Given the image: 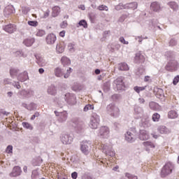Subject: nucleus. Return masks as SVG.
I'll list each match as a JSON object with an SVG mask.
<instances>
[{
	"label": "nucleus",
	"mask_w": 179,
	"mask_h": 179,
	"mask_svg": "<svg viewBox=\"0 0 179 179\" xmlns=\"http://www.w3.org/2000/svg\"><path fill=\"white\" fill-rule=\"evenodd\" d=\"M173 170H174V164L171 162L166 163L162 169L161 177H162V178L167 177V176L173 173Z\"/></svg>",
	"instance_id": "1"
},
{
	"label": "nucleus",
	"mask_w": 179,
	"mask_h": 179,
	"mask_svg": "<svg viewBox=\"0 0 179 179\" xmlns=\"http://www.w3.org/2000/svg\"><path fill=\"white\" fill-rule=\"evenodd\" d=\"M106 111L111 117H117L120 115V108L114 103H110L106 107Z\"/></svg>",
	"instance_id": "2"
},
{
	"label": "nucleus",
	"mask_w": 179,
	"mask_h": 179,
	"mask_svg": "<svg viewBox=\"0 0 179 179\" xmlns=\"http://www.w3.org/2000/svg\"><path fill=\"white\" fill-rule=\"evenodd\" d=\"M99 124L100 116H99V115H97L96 113H92L90 122V128H92V129H97V127H99Z\"/></svg>",
	"instance_id": "3"
},
{
	"label": "nucleus",
	"mask_w": 179,
	"mask_h": 179,
	"mask_svg": "<svg viewBox=\"0 0 179 179\" xmlns=\"http://www.w3.org/2000/svg\"><path fill=\"white\" fill-rule=\"evenodd\" d=\"M60 141L63 145H71L73 142V136L69 134H62L60 136Z\"/></svg>",
	"instance_id": "4"
},
{
	"label": "nucleus",
	"mask_w": 179,
	"mask_h": 179,
	"mask_svg": "<svg viewBox=\"0 0 179 179\" xmlns=\"http://www.w3.org/2000/svg\"><path fill=\"white\" fill-rule=\"evenodd\" d=\"M165 69L169 72H174L178 69V62L176 60L169 61L165 66Z\"/></svg>",
	"instance_id": "5"
},
{
	"label": "nucleus",
	"mask_w": 179,
	"mask_h": 179,
	"mask_svg": "<svg viewBox=\"0 0 179 179\" xmlns=\"http://www.w3.org/2000/svg\"><path fill=\"white\" fill-rule=\"evenodd\" d=\"M125 141L129 143H133V142H135V141H136V131L131 130L128 131L125 134Z\"/></svg>",
	"instance_id": "6"
},
{
	"label": "nucleus",
	"mask_w": 179,
	"mask_h": 179,
	"mask_svg": "<svg viewBox=\"0 0 179 179\" xmlns=\"http://www.w3.org/2000/svg\"><path fill=\"white\" fill-rule=\"evenodd\" d=\"M98 135L100 138L106 139L110 135V129L106 126L101 127L99 130Z\"/></svg>",
	"instance_id": "7"
},
{
	"label": "nucleus",
	"mask_w": 179,
	"mask_h": 179,
	"mask_svg": "<svg viewBox=\"0 0 179 179\" xmlns=\"http://www.w3.org/2000/svg\"><path fill=\"white\" fill-rule=\"evenodd\" d=\"M64 100L68 103V104H71L73 106V104H76V96L73 94L67 93L64 95Z\"/></svg>",
	"instance_id": "8"
},
{
	"label": "nucleus",
	"mask_w": 179,
	"mask_h": 179,
	"mask_svg": "<svg viewBox=\"0 0 179 179\" xmlns=\"http://www.w3.org/2000/svg\"><path fill=\"white\" fill-rule=\"evenodd\" d=\"M17 29V28L16 27V25L13 24H8L3 26V30H4L6 33H8V34H13Z\"/></svg>",
	"instance_id": "9"
},
{
	"label": "nucleus",
	"mask_w": 179,
	"mask_h": 179,
	"mask_svg": "<svg viewBox=\"0 0 179 179\" xmlns=\"http://www.w3.org/2000/svg\"><path fill=\"white\" fill-rule=\"evenodd\" d=\"M90 141H83L81 143L80 150L84 153V155H87L88 153H90Z\"/></svg>",
	"instance_id": "10"
},
{
	"label": "nucleus",
	"mask_w": 179,
	"mask_h": 179,
	"mask_svg": "<svg viewBox=\"0 0 179 179\" xmlns=\"http://www.w3.org/2000/svg\"><path fill=\"white\" fill-rule=\"evenodd\" d=\"M103 152L106 156H110V157L115 156V151H114V149L111 146L104 145Z\"/></svg>",
	"instance_id": "11"
},
{
	"label": "nucleus",
	"mask_w": 179,
	"mask_h": 179,
	"mask_svg": "<svg viewBox=\"0 0 179 179\" xmlns=\"http://www.w3.org/2000/svg\"><path fill=\"white\" fill-rule=\"evenodd\" d=\"M113 84L117 87V90H122V89H124V79L122 77L117 78L115 80Z\"/></svg>",
	"instance_id": "12"
},
{
	"label": "nucleus",
	"mask_w": 179,
	"mask_h": 179,
	"mask_svg": "<svg viewBox=\"0 0 179 179\" xmlns=\"http://www.w3.org/2000/svg\"><path fill=\"white\" fill-rule=\"evenodd\" d=\"M45 41L48 45H52L57 41V36L54 34H50L46 36Z\"/></svg>",
	"instance_id": "13"
},
{
	"label": "nucleus",
	"mask_w": 179,
	"mask_h": 179,
	"mask_svg": "<svg viewBox=\"0 0 179 179\" xmlns=\"http://www.w3.org/2000/svg\"><path fill=\"white\" fill-rule=\"evenodd\" d=\"M55 113L56 115L59 116L58 119L59 122H65L68 120V113L66 112L58 113L55 110Z\"/></svg>",
	"instance_id": "14"
},
{
	"label": "nucleus",
	"mask_w": 179,
	"mask_h": 179,
	"mask_svg": "<svg viewBox=\"0 0 179 179\" xmlns=\"http://www.w3.org/2000/svg\"><path fill=\"white\" fill-rule=\"evenodd\" d=\"M22 174V169L20 166H15L12 172L10 173V177H17Z\"/></svg>",
	"instance_id": "15"
},
{
	"label": "nucleus",
	"mask_w": 179,
	"mask_h": 179,
	"mask_svg": "<svg viewBox=\"0 0 179 179\" xmlns=\"http://www.w3.org/2000/svg\"><path fill=\"white\" fill-rule=\"evenodd\" d=\"M17 79L20 82H26V80H29V73L27 71H24L17 76Z\"/></svg>",
	"instance_id": "16"
},
{
	"label": "nucleus",
	"mask_w": 179,
	"mask_h": 179,
	"mask_svg": "<svg viewBox=\"0 0 179 179\" xmlns=\"http://www.w3.org/2000/svg\"><path fill=\"white\" fill-rule=\"evenodd\" d=\"M150 9L154 12H159V10L161 9L160 3H159L157 1L152 2L150 5Z\"/></svg>",
	"instance_id": "17"
},
{
	"label": "nucleus",
	"mask_w": 179,
	"mask_h": 179,
	"mask_svg": "<svg viewBox=\"0 0 179 179\" xmlns=\"http://www.w3.org/2000/svg\"><path fill=\"white\" fill-rule=\"evenodd\" d=\"M141 141H148L149 139V134H148L147 131L141 130L140 131V136H139Z\"/></svg>",
	"instance_id": "18"
},
{
	"label": "nucleus",
	"mask_w": 179,
	"mask_h": 179,
	"mask_svg": "<svg viewBox=\"0 0 179 179\" xmlns=\"http://www.w3.org/2000/svg\"><path fill=\"white\" fill-rule=\"evenodd\" d=\"M158 132L162 134H170V129H169L166 126H159L157 128Z\"/></svg>",
	"instance_id": "19"
},
{
	"label": "nucleus",
	"mask_w": 179,
	"mask_h": 179,
	"mask_svg": "<svg viewBox=\"0 0 179 179\" xmlns=\"http://www.w3.org/2000/svg\"><path fill=\"white\" fill-rule=\"evenodd\" d=\"M134 61L136 64L143 62L145 61V57H143L141 53H136L134 57Z\"/></svg>",
	"instance_id": "20"
},
{
	"label": "nucleus",
	"mask_w": 179,
	"mask_h": 179,
	"mask_svg": "<svg viewBox=\"0 0 179 179\" xmlns=\"http://www.w3.org/2000/svg\"><path fill=\"white\" fill-rule=\"evenodd\" d=\"M12 13H13V7L7 6L4 10V16L6 17H9Z\"/></svg>",
	"instance_id": "21"
},
{
	"label": "nucleus",
	"mask_w": 179,
	"mask_h": 179,
	"mask_svg": "<svg viewBox=\"0 0 179 179\" xmlns=\"http://www.w3.org/2000/svg\"><path fill=\"white\" fill-rule=\"evenodd\" d=\"M34 38H28L23 41V44L26 45V47H31L33 44L34 43Z\"/></svg>",
	"instance_id": "22"
},
{
	"label": "nucleus",
	"mask_w": 179,
	"mask_h": 179,
	"mask_svg": "<svg viewBox=\"0 0 179 179\" xmlns=\"http://www.w3.org/2000/svg\"><path fill=\"white\" fill-rule=\"evenodd\" d=\"M55 76L57 78H62L64 76V71L59 67H57L54 70Z\"/></svg>",
	"instance_id": "23"
},
{
	"label": "nucleus",
	"mask_w": 179,
	"mask_h": 179,
	"mask_svg": "<svg viewBox=\"0 0 179 179\" xmlns=\"http://www.w3.org/2000/svg\"><path fill=\"white\" fill-rule=\"evenodd\" d=\"M168 117L171 120L178 118V113L176 110H171L168 113Z\"/></svg>",
	"instance_id": "24"
},
{
	"label": "nucleus",
	"mask_w": 179,
	"mask_h": 179,
	"mask_svg": "<svg viewBox=\"0 0 179 179\" xmlns=\"http://www.w3.org/2000/svg\"><path fill=\"white\" fill-rule=\"evenodd\" d=\"M119 71H129V66L127 63H120L117 65Z\"/></svg>",
	"instance_id": "25"
},
{
	"label": "nucleus",
	"mask_w": 179,
	"mask_h": 179,
	"mask_svg": "<svg viewBox=\"0 0 179 179\" xmlns=\"http://www.w3.org/2000/svg\"><path fill=\"white\" fill-rule=\"evenodd\" d=\"M61 12V8L58 6H55L52 8V17H57L59 13Z\"/></svg>",
	"instance_id": "26"
},
{
	"label": "nucleus",
	"mask_w": 179,
	"mask_h": 179,
	"mask_svg": "<svg viewBox=\"0 0 179 179\" xmlns=\"http://www.w3.org/2000/svg\"><path fill=\"white\" fill-rule=\"evenodd\" d=\"M138 8V3L136 2H132L126 4V9H133L135 10V9Z\"/></svg>",
	"instance_id": "27"
},
{
	"label": "nucleus",
	"mask_w": 179,
	"mask_h": 179,
	"mask_svg": "<svg viewBox=\"0 0 179 179\" xmlns=\"http://www.w3.org/2000/svg\"><path fill=\"white\" fill-rule=\"evenodd\" d=\"M48 93L51 96H55L57 94V88L54 85H51L48 89Z\"/></svg>",
	"instance_id": "28"
},
{
	"label": "nucleus",
	"mask_w": 179,
	"mask_h": 179,
	"mask_svg": "<svg viewBox=\"0 0 179 179\" xmlns=\"http://www.w3.org/2000/svg\"><path fill=\"white\" fill-rule=\"evenodd\" d=\"M143 145L146 148V150H148V149H153V148H155V144L151 141L143 142Z\"/></svg>",
	"instance_id": "29"
},
{
	"label": "nucleus",
	"mask_w": 179,
	"mask_h": 179,
	"mask_svg": "<svg viewBox=\"0 0 179 179\" xmlns=\"http://www.w3.org/2000/svg\"><path fill=\"white\" fill-rule=\"evenodd\" d=\"M61 62L64 66L66 65H71V59L67 57L63 56L61 59Z\"/></svg>",
	"instance_id": "30"
},
{
	"label": "nucleus",
	"mask_w": 179,
	"mask_h": 179,
	"mask_svg": "<svg viewBox=\"0 0 179 179\" xmlns=\"http://www.w3.org/2000/svg\"><path fill=\"white\" fill-rule=\"evenodd\" d=\"M56 50L59 54H62L65 51V46L61 43L56 45Z\"/></svg>",
	"instance_id": "31"
},
{
	"label": "nucleus",
	"mask_w": 179,
	"mask_h": 179,
	"mask_svg": "<svg viewBox=\"0 0 179 179\" xmlns=\"http://www.w3.org/2000/svg\"><path fill=\"white\" fill-rule=\"evenodd\" d=\"M36 59H37V63L41 66H45V65H47V61L45 59H44V58H43V57L37 58L36 57Z\"/></svg>",
	"instance_id": "32"
},
{
	"label": "nucleus",
	"mask_w": 179,
	"mask_h": 179,
	"mask_svg": "<svg viewBox=\"0 0 179 179\" xmlns=\"http://www.w3.org/2000/svg\"><path fill=\"white\" fill-rule=\"evenodd\" d=\"M17 73H19V69L15 68H12L10 69V75L11 78H15V76L17 77Z\"/></svg>",
	"instance_id": "33"
},
{
	"label": "nucleus",
	"mask_w": 179,
	"mask_h": 179,
	"mask_svg": "<svg viewBox=\"0 0 179 179\" xmlns=\"http://www.w3.org/2000/svg\"><path fill=\"white\" fill-rule=\"evenodd\" d=\"M169 6L173 10H178V4L176 1H171L169 3Z\"/></svg>",
	"instance_id": "34"
},
{
	"label": "nucleus",
	"mask_w": 179,
	"mask_h": 179,
	"mask_svg": "<svg viewBox=\"0 0 179 179\" xmlns=\"http://www.w3.org/2000/svg\"><path fill=\"white\" fill-rule=\"evenodd\" d=\"M40 178V173H38V170L32 171L31 173V179H38Z\"/></svg>",
	"instance_id": "35"
},
{
	"label": "nucleus",
	"mask_w": 179,
	"mask_h": 179,
	"mask_svg": "<svg viewBox=\"0 0 179 179\" xmlns=\"http://www.w3.org/2000/svg\"><path fill=\"white\" fill-rule=\"evenodd\" d=\"M31 92V91L22 90V91L18 92V94H20L21 96H24V97H29Z\"/></svg>",
	"instance_id": "36"
},
{
	"label": "nucleus",
	"mask_w": 179,
	"mask_h": 179,
	"mask_svg": "<svg viewBox=\"0 0 179 179\" xmlns=\"http://www.w3.org/2000/svg\"><path fill=\"white\" fill-rule=\"evenodd\" d=\"M22 127L26 129H29L30 131H32L33 129V125L27 122H22Z\"/></svg>",
	"instance_id": "37"
},
{
	"label": "nucleus",
	"mask_w": 179,
	"mask_h": 179,
	"mask_svg": "<svg viewBox=\"0 0 179 179\" xmlns=\"http://www.w3.org/2000/svg\"><path fill=\"white\" fill-rule=\"evenodd\" d=\"M27 110H29V111H33L34 110H37V105H36V103H31L29 105H28Z\"/></svg>",
	"instance_id": "38"
},
{
	"label": "nucleus",
	"mask_w": 179,
	"mask_h": 179,
	"mask_svg": "<svg viewBox=\"0 0 179 179\" xmlns=\"http://www.w3.org/2000/svg\"><path fill=\"white\" fill-rule=\"evenodd\" d=\"M116 10H121L122 9H127V5L120 3L117 6H115Z\"/></svg>",
	"instance_id": "39"
},
{
	"label": "nucleus",
	"mask_w": 179,
	"mask_h": 179,
	"mask_svg": "<svg viewBox=\"0 0 179 179\" xmlns=\"http://www.w3.org/2000/svg\"><path fill=\"white\" fill-rule=\"evenodd\" d=\"M159 120L160 115H159V113H155L152 115V121H154V122H159Z\"/></svg>",
	"instance_id": "40"
},
{
	"label": "nucleus",
	"mask_w": 179,
	"mask_h": 179,
	"mask_svg": "<svg viewBox=\"0 0 179 179\" xmlns=\"http://www.w3.org/2000/svg\"><path fill=\"white\" fill-rule=\"evenodd\" d=\"M146 89V87H138L136 86L134 87V90L136 91V93H141V92H143Z\"/></svg>",
	"instance_id": "41"
},
{
	"label": "nucleus",
	"mask_w": 179,
	"mask_h": 179,
	"mask_svg": "<svg viewBox=\"0 0 179 179\" xmlns=\"http://www.w3.org/2000/svg\"><path fill=\"white\" fill-rule=\"evenodd\" d=\"M94 106L92 104H87L86 105L84 108H83V111H85V113L89 111V110H94Z\"/></svg>",
	"instance_id": "42"
},
{
	"label": "nucleus",
	"mask_w": 179,
	"mask_h": 179,
	"mask_svg": "<svg viewBox=\"0 0 179 179\" xmlns=\"http://www.w3.org/2000/svg\"><path fill=\"white\" fill-rule=\"evenodd\" d=\"M72 68H69V69H67L66 73L64 74V79H68V78H69L71 73H72Z\"/></svg>",
	"instance_id": "43"
},
{
	"label": "nucleus",
	"mask_w": 179,
	"mask_h": 179,
	"mask_svg": "<svg viewBox=\"0 0 179 179\" xmlns=\"http://www.w3.org/2000/svg\"><path fill=\"white\" fill-rule=\"evenodd\" d=\"M79 26H83L84 29H87V22L85 20H82L78 22Z\"/></svg>",
	"instance_id": "44"
},
{
	"label": "nucleus",
	"mask_w": 179,
	"mask_h": 179,
	"mask_svg": "<svg viewBox=\"0 0 179 179\" xmlns=\"http://www.w3.org/2000/svg\"><path fill=\"white\" fill-rule=\"evenodd\" d=\"M85 128V125L78 124L76 128V131L78 134H80L82 132V130Z\"/></svg>",
	"instance_id": "45"
},
{
	"label": "nucleus",
	"mask_w": 179,
	"mask_h": 179,
	"mask_svg": "<svg viewBox=\"0 0 179 179\" xmlns=\"http://www.w3.org/2000/svg\"><path fill=\"white\" fill-rule=\"evenodd\" d=\"M45 31L43 29H39L36 34L37 37H43V36H45Z\"/></svg>",
	"instance_id": "46"
},
{
	"label": "nucleus",
	"mask_w": 179,
	"mask_h": 179,
	"mask_svg": "<svg viewBox=\"0 0 179 179\" xmlns=\"http://www.w3.org/2000/svg\"><path fill=\"white\" fill-rule=\"evenodd\" d=\"M29 26H31L32 27H37L38 26V22L37 21H28Z\"/></svg>",
	"instance_id": "47"
},
{
	"label": "nucleus",
	"mask_w": 179,
	"mask_h": 179,
	"mask_svg": "<svg viewBox=\"0 0 179 179\" xmlns=\"http://www.w3.org/2000/svg\"><path fill=\"white\" fill-rule=\"evenodd\" d=\"M98 9L99 10H108V7H107V6H104V5H101L99 6H98Z\"/></svg>",
	"instance_id": "48"
},
{
	"label": "nucleus",
	"mask_w": 179,
	"mask_h": 179,
	"mask_svg": "<svg viewBox=\"0 0 179 179\" xmlns=\"http://www.w3.org/2000/svg\"><path fill=\"white\" fill-rule=\"evenodd\" d=\"M126 177L129 179H138V176L131 175L129 173H126Z\"/></svg>",
	"instance_id": "49"
},
{
	"label": "nucleus",
	"mask_w": 179,
	"mask_h": 179,
	"mask_svg": "<svg viewBox=\"0 0 179 179\" xmlns=\"http://www.w3.org/2000/svg\"><path fill=\"white\" fill-rule=\"evenodd\" d=\"M13 86L15 87L16 89H20L22 86H20V82H14L13 83Z\"/></svg>",
	"instance_id": "50"
},
{
	"label": "nucleus",
	"mask_w": 179,
	"mask_h": 179,
	"mask_svg": "<svg viewBox=\"0 0 179 179\" xmlns=\"http://www.w3.org/2000/svg\"><path fill=\"white\" fill-rule=\"evenodd\" d=\"M169 45L171 47H174V45H177V41H176V39H171L169 42Z\"/></svg>",
	"instance_id": "51"
},
{
	"label": "nucleus",
	"mask_w": 179,
	"mask_h": 179,
	"mask_svg": "<svg viewBox=\"0 0 179 179\" xmlns=\"http://www.w3.org/2000/svg\"><path fill=\"white\" fill-rule=\"evenodd\" d=\"M13 150V146L8 145V147L6 148V152L7 153H12Z\"/></svg>",
	"instance_id": "52"
},
{
	"label": "nucleus",
	"mask_w": 179,
	"mask_h": 179,
	"mask_svg": "<svg viewBox=\"0 0 179 179\" xmlns=\"http://www.w3.org/2000/svg\"><path fill=\"white\" fill-rule=\"evenodd\" d=\"M119 41H120V43H122V44H126V45L129 44V42L125 41V38H124V37H122V36L119 38Z\"/></svg>",
	"instance_id": "53"
},
{
	"label": "nucleus",
	"mask_w": 179,
	"mask_h": 179,
	"mask_svg": "<svg viewBox=\"0 0 179 179\" xmlns=\"http://www.w3.org/2000/svg\"><path fill=\"white\" fill-rule=\"evenodd\" d=\"M67 26H68V22L66 21H63L60 24V27H62V29H65Z\"/></svg>",
	"instance_id": "54"
},
{
	"label": "nucleus",
	"mask_w": 179,
	"mask_h": 179,
	"mask_svg": "<svg viewBox=\"0 0 179 179\" xmlns=\"http://www.w3.org/2000/svg\"><path fill=\"white\" fill-rule=\"evenodd\" d=\"M22 12L24 15H27V13H29V8H27L26 7H22Z\"/></svg>",
	"instance_id": "55"
},
{
	"label": "nucleus",
	"mask_w": 179,
	"mask_h": 179,
	"mask_svg": "<svg viewBox=\"0 0 179 179\" xmlns=\"http://www.w3.org/2000/svg\"><path fill=\"white\" fill-rule=\"evenodd\" d=\"M69 50L71 52H75V48H73V45L72 43H69Z\"/></svg>",
	"instance_id": "56"
},
{
	"label": "nucleus",
	"mask_w": 179,
	"mask_h": 179,
	"mask_svg": "<svg viewBox=\"0 0 179 179\" xmlns=\"http://www.w3.org/2000/svg\"><path fill=\"white\" fill-rule=\"evenodd\" d=\"M179 82V76H177L176 77L174 78L173 83V85H177V83H178Z\"/></svg>",
	"instance_id": "57"
},
{
	"label": "nucleus",
	"mask_w": 179,
	"mask_h": 179,
	"mask_svg": "<svg viewBox=\"0 0 179 179\" xmlns=\"http://www.w3.org/2000/svg\"><path fill=\"white\" fill-rule=\"evenodd\" d=\"M135 40H138L139 44H142V41L143 40V37L141 36H136Z\"/></svg>",
	"instance_id": "58"
},
{
	"label": "nucleus",
	"mask_w": 179,
	"mask_h": 179,
	"mask_svg": "<svg viewBox=\"0 0 179 179\" xmlns=\"http://www.w3.org/2000/svg\"><path fill=\"white\" fill-rule=\"evenodd\" d=\"M3 85H10V80L9 78H5L3 81Z\"/></svg>",
	"instance_id": "59"
},
{
	"label": "nucleus",
	"mask_w": 179,
	"mask_h": 179,
	"mask_svg": "<svg viewBox=\"0 0 179 179\" xmlns=\"http://www.w3.org/2000/svg\"><path fill=\"white\" fill-rule=\"evenodd\" d=\"M127 15H122L120 18H119V22H124L125 19H127Z\"/></svg>",
	"instance_id": "60"
},
{
	"label": "nucleus",
	"mask_w": 179,
	"mask_h": 179,
	"mask_svg": "<svg viewBox=\"0 0 179 179\" xmlns=\"http://www.w3.org/2000/svg\"><path fill=\"white\" fill-rule=\"evenodd\" d=\"M82 179H92V177L85 173L82 176Z\"/></svg>",
	"instance_id": "61"
},
{
	"label": "nucleus",
	"mask_w": 179,
	"mask_h": 179,
	"mask_svg": "<svg viewBox=\"0 0 179 179\" xmlns=\"http://www.w3.org/2000/svg\"><path fill=\"white\" fill-rule=\"evenodd\" d=\"M71 177L73 179H76L78 178V173L77 172H73L71 173Z\"/></svg>",
	"instance_id": "62"
},
{
	"label": "nucleus",
	"mask_w": 179,
	"mask_h": 179,
	"mask_svg": "<svg viewBox=\"0 0 179 179\" xmlns=\"http://www.w3.org/2000/svg\"><path fill=\"white\" fill-rule=\"evenodd\" d=\"M48 16H50V10H48L44 13L43 17L45 19L48 17Z\"/></svg>",
	"instance_id": "63"
},
{
	"label": "nucleus",
	"mask_w": 179,
	"mask_h": 179,
	"mask_svg": "<svg viewBox=\"0 0 179 179\" xmlns=\"http://www.w3.org/2000/svg\"><path fill=\"white\" fill-rule=\"evenodd\" d=\"M135 112L137 113V114H141V113L143 112L142 108H137L135 109Z\"/></svg>",
	"instance_id": "64"
}]
</instances>
